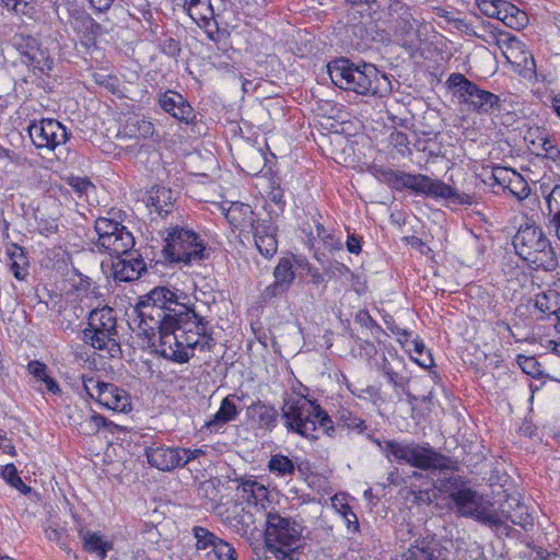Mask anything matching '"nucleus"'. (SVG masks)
<instances>
[{
    "mask_svg": "<svg viewBox=\"0 0 560 560\" xmlns=\"http://www.w3.org/2000/svg\"><path fill=\"white\" fill-rule=\"evenodd\" d=\"M354 322L363 328L370 330L375 329L377 332L383 331L382 327L376 323V320L370 315V313L366 310L358 311L354 316Z\"/></svg>",
    "mask_w": 560,
    "mask_h": 560,
    "instance_id": "obj_53",
    "label": "nucleus"
},
{
    "mask_svg": "<svg viewBox=\"0 0 560 560\" xmlns=\"http://www.w3.org/2000/svg\"><path fill=\"white\" fill-rule=\"evenodd\" d=\"M396 36L399 45L413 57L420 48V26L406 9L397 22Z\"/></svg>",
    "mask_w": 560,
    "mask_h": 560,
    "instance_id": "obj_21",
    "label": "nucleus"
},
{
    "mask_svg": "<svg viewBox=\"0 0 560 560\" xmlns=\"http://www.w3.org/2000/svg\"><path fill=\"white\" fill-rule=\"evenodd\" d=\"M144 454L148 463L161 471H171L178 467H185L188 463L205 455L201 448H185L166 446L161 443L153 442L145 446Z\"/></svg>",
    "mask_w": 560,
    "mask_h": 560,
    "instance_id": "obj_12",
    "label": "nucleus"
},
{
    "mask_svg": "<svg viewBox=\"0 0 560 560\" xmlns=\"http://www.w3.org/2000/svg\"><path fill=\"white\" fill-rule=\"evenodd\" d=\"M255 213L252 207L243 202H233L225 212V218L229 223L237 230H245L246 228H253L256 224L254 218Z\"/></svg>",
    "mask_w": 560,
    "mask_h": 560,
    "instance_id": "obj_28",
    "label": "nucleus"
},
{
    "mask_svg": "<svg viewBox=\"0 0 560 560\" xmlns=\"http://www.w3.org/2000/svg\"><path fill=\"white\" fill-rule=\"evenodd\" d=\"M448 457L422 446V502L431 503L439 495L453 500L457 512L482 524H499L493 504L477 491L468 488L452 471Z\"/></svg>",
    "mask_w": 560,
    "mask_h": 560,
    "instance_id": "obj_3",
    "label": "nucleus"
},
{
    "mask_svg": "<svg viewBox=\"0 0 560 560\" xmlns=\"http://www.w3.org/2000/svg\"><path fill=\"white\" fill-rule=\"evenodd\" d=\"M331 272L334 277L350 279L353 277L351 269L342 262L336 261L331 265Z\"/></svg>",
    "mask_w": 560,
    "mask_h": 560,
    "instance_id": "obj_61",
    "label": "nucleus"
},
{
    "mask_svg": "<svg viewBox=\"0 0 560 560\" xmlns=\"http://www.w3.org/2000/svg\"><path fill=\"white\" fill-rule=\"evenodd\" d=\"M173 191L166 187H156L150 191L148 207H151L161 218L167 217L173 211Z\"/></svg>",
    "mask_w": 560,
    "mask_h": 560,
    "instance_id": "obj_32",
    "label": "nucleus"
},
{
    "mask_svg": "<svg viewBox=\"0 0 560 560\" xmlns=\"http://www.w3.org/2000/svg\"><path fill=\"white\" fill-rule=\"evenodd\" d=\"M499 1L500 0H476V3L485 15L497 19V16H500V11H498Z\"/></svg>",
    "mask_w": 560,
    "mask_h": 560,
    "instance_id": "obj_55",
    "label": "nucleus"
},
{
    "mask_svg": "<svg viewBox=\"0 0 560 560\" xmlns=\"http://www.w3.org/2000/svg\"><path fill=\"white\" fill-rule=\"evenodd\" d=\"M368 439L378 446L381 452L389 459L398 464H407L413 468H420V446L413 443H402L395 440L381 441L373 435Z\"/></svg>",
    "mask_w": 560,
    "mask_h": 560,
    "instance_id": "obj_15",
    "label": "nucleus"
},
{
    "mask_svg": "<svg viewBox=\"0 0 560 560\" xmlns=\"http://www.w3.org/2000/svg\"><path fill=\"white\" fill-rule=\"evenodd\" d=\"M491 179L493 184L501 186L504 190L508 189L517 200H525L530 194V187L524 177L506 167H494L492 171Z\"/></svg>",
    "mask_w": 560,
    "mask_h": 560,
    "instance_id": "obj_17",
    "label": "nucleus"
},
{
    "mask_svg": "<svg viewBox=\"0 0 560 560\" xmlns=\"http://www.w3.org/2000/svg\"><path fill=\"white\" fill-rule=\"evenodd\" d=\"M302 525L295 520L269 512L264 533L266 548L284 560L302 546Z\"/></svg>",
    "mask_w": 560,
    "mask_h": 560,
    "instance_id": "obj_8",
    "label": "nucleus"
},
{
    "mask_svg": "<svg viewBox=\"0 0 560 560\" xmlns=\"http://www.w3.org/2000/svg\"><path fill=\"white\" fill-rule=\"evenodd\" d=\"M10 45L18 52L20 61L38 75L48 77L54 69V58L50 49L40 38L24 32L14 33Z\"/></svg>",
    "mask_w": 560,
    "mask_h": 560,
    "instance_id": "obj_9",
    "label": "nucleus"
},
{
    "mask_svg": "<svg viewBox=\"0 0 560 560\" xmlns=\"http://www.w3.org/2000/svg\"><path fill=\"white\" fill-rule=\"evenodd\" d=\"M233 397V395H229L222 399L219 410L206 422L207 428L219 430L237 418L238 409L232 399Z\"/></svg>",
    "mask_w": 560,
    "mask_h": 560,
    "instance_id": "obj_34",
    "label": "nucleus"
},
{
    "mask_svg": "<svg viewBox=\"0 0 560 560\" xmlns=\"http://www.w3.org/2000/svg\"><path fill=\"white\" fill-rule=\"evenodd\" d=\"M82 386L85 394L96 400L97 395L101 393V388L103 389V385H106V382H102L98 377L94 375L83 374L81 376Z\"/></svg>",
    "mask_w": 560,
    "mask_h": 560,
    "instance_id": "obj_49",
    "label": "nucleus"
},
{
    "mask_svg": "<svg viewBox=\"0 0 560 560\" xmlns=\"http://www.w3.org/2000/svg\"><path fill=\"white\" fill-rule=\"evenodd\" d=\"M212 552L217 560H236V550L231 544L221 538L218 540Z\"/></svg>",
    "mask_w": 560,
    "mask_h": 560,
    "instance_id": "obj_51",
    "label": "nucleus"
},
{
    "mask_svg": "<svg viewBox=\"0 0 560 560\" xmlns=\"http://www.w3.org/2000/svg\"><path fill=\"white\" fill-rule=\"evenodd\" d=\"M375 176L395 189L410 188L417 194L420 192V176L400 171L375 168Z\"/></svg>",
    "mask_w": 560,
    "mask_h": 560,
    "instance_id": "obj_27",
    "label": "nucleus"
},
{
    "mask_svg": "<svg viewBox=\"0 0 560 560\" xmlns=\"http://www.w3.org/2000/svg\"><path fill=\"white\" fill-rule=\"evenodd\" d=\"M128 127L130 128L132 136L136 138L149 139L155 133L153 122L144 118L132 119V122H130Z\"/></svg>",
    "mask_w": 560,
    "mask_h": 560,
    "instance_id": "obj_46",
    "label": "nucleus"
},
{
    "mask_svg": "<svg viewBox=\"0 0 560 560\" xmlns=\"http://www.w3.org/2000/svg\"><path fill=\"white\" fill-rule=\"evenodd\" d=\"M275 281L269 284L262 293L265 300H269L285 293L295 279L292 259L289 257L280 258L273 270Z\"/></svg>",
    "mask_w": 560,
    "mask_h": 560,
    "instance_id": "obj_22",
    "label": "nucleus"
},
{
    "mask_svg": "<svg viewBox=\"0 0 560 560\" xmlns=\"http://www.w3.org/2000/svg\"><path fill=\"white\" fill-rule=\"evenodd\" d=\"M26 370L36 382L45 385L46 392L57 396L61 394L62 390L58 382L48 374V368L44 362L31 360L27 363Z\"/></svg>",
    "mask_w": 560,
    "mask_h": 560,
    "instance_id": "obj_35",
    "label": "nucleus"
},
{
    "mask_svg": "<svg viewBox=\"0 0 560 560\" xmlns=\"http://www.w3.org/2000/svg\"><path fill=\"white\" fill-rule=\"evenodd\" d=\"M162 110L185 125L195 124L196 113L190 103L178 92L166 90L158 94Z\"/></svg>",
    "mask_w": 560,
    "mask_h": 560,
    "instance_id": "obj_16",
    "label": "nucleus"
},
{
    "mask_svg": "<svg viewBox=\"0 0 560 560\" xmlns=\"http://www.w3.org/2000/svg\"><path fill=\"white\" fill-rule=\"evenodd\" d=\"M252 230L259 253L266 258H271L278 250L277 226L271 221L257 220Z\"/></svg>",
    "mask_w": 560,
    "mask_h": 560,
    "instance_id": "obj_23",
    "label": "nucleus"
},
{
    "mask_svg": "<svg viewBox=\"0 0 560 560\" xmlns=\"http://www.w3.org/2000/svg\"><path fill=\"white\" fill-rule=\"evenodd\" d=\"M422 370L425 372L424 375H422V381L425 378L428 383H432L433 386L425 396V399L432 400L436 390H442V384H441V376L436 370V365L434 364L432 353L430 350L427 351V359L422 360L421 363Z\"/></svg>",
    "mask_w": 560,
    "mask_h": 560,
    "instance_id": "obj_39",
    "label": "nucleus"
},
{
    "mask_svg": "<svg viewBox=\"0 0 560 560\" xmlns=\"http://www.w3.org/2000/svg\"><path fill=\"white\" fill-rule=\"evenodd\" d=\"M448 457L422 446V502L431 503L439 495L453 500L457 512L482 524H499L493 504L477 491L468 488L452 471Z\"/></svg>",
    "mask_w": 560,
    "mask_h": 560,
    "instance_id": "obj_2",
    "label": "nucleus"
},
{
    "mask_svg": "<svg viewBox=\"0 0 560 560\" xmlns=\"http://www.w3.org/2000/svg\"><path fill=\"white\" fill-rule=\"evenodd\" d=\"M237 491L241 493L242 500L246 501L249 505L265 509L269 491L262 483L252 479L243 480L238 485Z\"/></svg>",
    "mask_w": 560,
    "mask_h": 560,
    "instance_id": "obj_30",
    "label": "nucleus"
},
{
    "mask_svg": "<svg viewBox=\"0 0 560 560\" xmlns=\"http://www.w3.org/2000/svg\"><path fill=\"white\" fill-rule=\"evenodd\" d=\"M281 411L284 425L290 432L310 440L318 439L315 434L317 428L330 438L336 434L334 420L316 401L305 397H289L284 399Z\"/></svg>",
    "mask_w": 560,
    "mask_h": 560,
    "instance_id": "obj_5",
    "label": "nucleus"
},
{
    "mask_svg": "<svg viewBox=\"0 0 560 560\" xmlns=\"http://www.w3.org/2000/svg\"><path fill=\"white\" fill-rule=\"evenodd\" d=\"M247 413L258 424V428L271 432L278 424V410L275 406L261 400L253 402L247 408Z\"/></svg>",
    "mask_w": 560,
    "mask_h": 560,
    "instance_id": "obj_26",
    "label": "nucleus"
},
{
    "mask_svg": "<svg viewBox=\"0 0 560 560\" xmlns=\"http://www.w3.org/2000/svg\"><path fill=\"white\" fill-rule=\"evenodd\" d=\"M547 215L549 218L560 215V185H557L546 197Z\"/></svg>",
    "mask_w": 560,
    "mask_h": 560,
    "instance_id": "obj_52",
    "label": "nucleus"
},
{
    "mask_svg": "<svg viewBox=\"0 0 560 560\" xmlns=\"http://www.w3.org/2000/svg\"><path fill=\"white\" fill-rule=\"evenodd\" d=\"M398 342L402 346L405 351L409 354L410 359L420 365V340L417 338L412 340L402 341L401 337H397Z\"/></svg>",
    "mask_w": 560,
    "mask_h": 560,
    "instance_id": "obj_54",
    "label": "nucleus"
},
{
    "mask_svg": "<svg viewBox=\"0 0 560 560\" xmlns=\"http://www.w3.org/2000/svg\"><path fill=\"white\" fill-rule=\"evenodd\" d=\"M446 85L450 90L453 91L454 95H456L458 98H463L466 103L470 101L472 93L477 88L476 83L468 80L464 74L458 72L452 73L448 77Z\"/></svg>",
    "mask_w": 560,
    "mask_h": 560,
    "instance_id": "obj_36",
    "label": "nucleus"
},
{
    "mask_svg": "<svg viewBox=\"0 0 560 560\" xmlns=\"http://www.w3.org/2000/svg\"><path fill=\"white\" fill-rule=\"evenodd\" d=\"M96 401L113 411L126 412L131 409L129 394L114 383L103 385V389L101 388Z\"/></svg>",
    "mask_w": 560,
    "mask_h": 560,
    "instance_id": "obj_24",
    "label": "nucleus"
},
{
    "mask_svg": "<svg viewBox=\"0 0 560 560\" xmlns=\"http://www.w3.org/2000/svg\"><path fill=\"white\" fill-rule=\"evenodd\" d=\"M27 132L35 148L47 152L55 151L71 137V131L54 118L34 119L30 121Z\"/></svg>",
    "mask_w": 560,
    "mask_h": 560,
    "instance_id": "obj_13",
    "label": "nucleus"
},
{
    "mask_svg": "<svg viewBox=\"0 0 560 560\" xmlns=\"http://www.w3.org/2000/svg\"><path fill=\"white\" fill-rule=\"evenodd\" d=\"M45 534L49 540L58 544L66 535V530L63 528L48 527L45 529Z\"/></svg>",
    "mask_w": 560,
    "mask_h": 560,
    "instance_id": "obj_64",
    "label": "nucleus"
},
{
    "mask_svg": "<svg viewBox=\"0 0 560 560\" xmlns=\"http://www.w3.org/2000/svg\"><path fill=\"white\" fill-rule=\"evenodd\" d=\"M208 256L207 243L196 231L179 225L168 229L162 249L165 262L190 265Z\"/></svg>",
    "mask_w": 560,
    "mask_h": 560,
    "instance_id": "obj_7",
    "label": "nucleus"
},
{
    "mask_svg": "<svg viewBox=\"0 0 560 560\" xmlns=\"http://www.w3.org/2000/svg\"><path fill=\"white\" fill-rule=\"evenodd\" d=\"M69 184L80 197L88 195L90 189H94V185L86 177H72Z\"/></svg>",
    "mask_w": 560,
    "mask_h": 560,
    "instance_id": "obj_57",
    "label": "nucleus"
},
{
    "mask_svg": "<svg viewBox=\"0 0 560 560\" xmlns=\"http://www.w3.org/2000/svg\"><path fill=\"white\" fill-rule=\"evenodd\" d=\"M468 104L472 110L479 114H488L494 109H500L501 100L498 95L477 85Z\"/></svg>",
    "mask_w": 560,
    "mask_h": 560,
    "instance_id": "obj_33",
    "label": "nucleus"
},
{
    "mask_svg": "<svg viewBox=\"0 0 560 560\" xmlns=\"http://www.w3.org/2000/svg\"><path fill=\"white\" fill-rule=\"evenodd\" d=\"M510 10V18H508L506 26L520 30L524 26H526L528 22L527 14L518 9L516 5H505Z\"/></svg>",
    "mask_w": 560,
    "mask_h": 560,
    "instance_id": "obj_50",
    "label": "nucleus"
},
{
    "mask_svg": "<svg viewBox=\"0 0 560 560\" xmlns=\"http://www.w3.org/2000/svg\"><path fill=\"white\" fill-rule=\"evenodd\" d=\"M268 469L279 477H287L294 474L295 464L285 455L275 454L269 459Z\"/></svg>",
    "mask_w": 560,
    "mask_h": 560,
    "instance_id": "obj_41",
    "label": "nucleus"
},
{
    "mask_svg": "<svg viewBox=\"0 0 560 560\" xmlns=\"http://www.w3.org/2000/svg\"><path fill=\"white\" fill-rule=\"evenodd\" d=\"M192 532H194V536L196 538V548L198 550L210 549L209 552H212L214 546L217 545V542L220 538L217 537L213 533H211L207 528L201 527V526H195Z\"/></svg>",
    "mask_w": 560,
    "mask_h": 560,
    "instance_id": "obj_44",
    "label": "nucleus"
},
{
    "mask_svg": "<svg viewBox=\"0 0 560 560\" xmlns=\"http://www.w3.org/2000/svg\"><path fill=\"white\" fill-rule=\"evenodd\" d=\"M433 57V60L423 65L429 82L432 86L440 83L441 78L445 72V58L443 54L441 51H434Z\"/></svg>",
    "mask_w": 560,
    "mask_h": 560,
    "instance_id": "obj_42",
    "label": "nucleus"
},
{
    "mask_svg": "<svg viewBox=\"0 0 560 560\" xmlns=\"http://www.w3.org/2000/svg\"><path fill=\"white\" fill-rule=\"evenodd\" d=\"M97 241L94 243L98 252L110 256L129 254L136 242L132 233L120 222L100 217L94 222Z\"/></svg>",
    "mask_w": 560,
    "mask_h": 560,
    "instance_id": "obj_11",
    "label": "nucleus"
},
{
    "mask_svg": "<svg viewBox=\"0 0 560 560\" xmlns=\"http://www.w3.org/2000/svg\"><path fill=\"white\" fill-rule=\"evenodd\" d=\"M422 194L434 198H443L454 205H472L474 196L457 192L453 187L430 175H422Z\"/></svg>",
    "mask_w": 560,
    "mask_h": 560,
    "instance_id": "obj_18",
    "label": "nucleus"
},
{
    "mask_svg": "<svg viewBox=\"0 0 560 560\" xmlns=\"http://www.w3.org/2000/svg\"><path fill=\"white\" fill-rule=\"evenodd\" d=\"M513 246L516 254L534 269L551 271L558 266L550 241L536 224L521 225L513 237Z\"/></svg>",
    "mask_w": 560,
    "mask_h": 560,
    "instance_id": "obj_6",
    "label": "nucleus"
},
{
    "mask_svg": "<svg viewBox=\"0 0 560 560\" xmlns=\"http://www.w3.org/2000/svg\"><path fill=\"white\" fill-rule=\"evenodd\" d=\"M77 291L84 293L86 296L96 295L97 287L92 282L88 276L79 273V281L74 284Z\"/></svg>",
    "mask_w": 560,
    "mask_h": 560,
    "instance_id": "obj_56",
    "label": "nucleus"
},
{
    "mask_svg": "<svg viewBox=\"0 0 560 560\" xmlns=\"http://www.w3.org/2000/svg\"><path fill=\"white\" fill-rule=\"evenodd\" d=\"M162 52L170 56V57H177L182 47L177 39L168 37L163 40L161 44Z\"/></svg>",
    "mask_w": 560,
    "mask_h": 560,
    "instance_id": "obj_58",
    "label": "nucleus"
},
{
    "mask_svg": "<svg viewBox=\"0 0 560 560\" xmlns=\"http://www.w3.org/2000/svg\"><path fill=\"white\" fill-rule=\"evenodd\" d=\"M327 71L336 86L357 94L384 96L392 90L387 75L372 63L357 65L338 58L328 62Z\"/></svg>",
    "mask_w": 560,
    "mask_h": 560,
    "instance_id": "obj_4",
    "label": "nucleus"
},
{
    "mask_svg": "<svg viewBox=\"0 0 560 560\" xmlns=\"http://www.w3.org/2000/svg\"><path fill=\"white\" fill-rule=\"evenodd\" d=\"M401 560H420L419 538H416L410 547L401 555Z\"/></svg>",
    "mask_w": 560,
    "mask_h": 560,
    "instance_id": "obj_62",
    "label": "nucleus"
},
{
    "mask_svg": "<svg viewBox=\"0 0 560 560\" xmlns=\"http://www.w3.org/2000/svg\"><path fill=\"white\" fill-rule=\"evenodd\" d=\"M70 424L73 425L82 435H95L100 430H105L109 433H115L119 430V425L106 419L96 411L85 408L84 420H79L77 415H69Z\"/></svg>",
    "mask_w": 560,
    "mask_h": 560,
    "instance_id": "obj_20",
    "label": "nucleus"
},
{
    "mask_svg": "<svg viewBox=\"0 0 560 560\" xmlns=\"http://www.w3.org/2000/svg\"><path fill=\"white\" fill-rule=\"evenodd\" d=\"M84 341L98 350L113 351L119 343L116 338L117 320L114 308L105 305L95 307L89 314L88 327L83 330Z\"/></svg>",
    "mask_w": 560,
    "mask_h": 560,
    "instance_id": "obj_10",
    "label": "nucleus"
},
{
    "mask_svg": "<svg viewBox=\"0 0 560 560\" xmlns=\"http://www.w3.org/2000/svg\"><path fill=\"white\" fill-rule=\"evenodd\" d=\"M220 490L218 488L217 480L208 479L202 481L198 488V497L206 499L211 503H215L219 500Z\"/></svg>",
    "mask_w": 560,
    "mask_h": 560,
    "instance_id": "obj_48",
    "label": "nucleus"
},
{
    "mask_svg": "<svg viewBox=\"0 0 560 560\" xmlns=\"http://www.w3.org/2000/svg\"><path fill=\"white\" fill-rule=\"evenodd\" d=\"M139 335L166 360L187 363L195 351H211L213 328L195 311L194 299L177 288L155 287L138 306Z\"/></svg>",
    "mask_w": 560,
    "mask_h": 560,
    "instance_id": "obj_1",
    "label": "nucleus"
},
{
    "mask_svg": "<svg viewBox=\"0 0 560 560\" xmlns=\"http://www.w3.org/2000/svg\"><path fill=\"white\" fill-rule=\"evenodd\" d=\"M517 363L521 366V369L529 374L533 375L536 372V360L533 357H525V355H518Z\"/></svg>",
    "mask_w": 560,
    "mask_h": 560,
    "instance_id": "obj_60",
    "label": "nucleus"
},
{
    "mask_svg": "<svg viewBox=\"0 0 560 560\" xmlns=\"http://www.w3.org/2000/svg\"><path fill=\"white\" fill-rule=\"evenodd\" d=\"M335 418L337 422L336 425L334 424L336 431L339 428H347L349 430L357 431L358 433H362L366 429L365 421L349 409H339L336 412Z\"/></svg>",
    "mask_w": 560,
    "mask_h": 560,
    "instance_id": "obj_40",
    "label": "nucleus"
},
{
    "mask_svg": "<svg viewBox=\"0 0 560 560\" xmlns=\"http://www.w3.org/2000/svg\"><path fill=\"white\" fill-rule=\"evenodd\" d=\"M495 514L500 518L499 524H490L491 527L503 526L508 521L514 525L526 528L530 524V517L527 513L526 506L521 504L516 499L508 500L504 504H501L499 510H495Z\"/></svg>",
    "mask_w": 560,
    "mask_h": 560,
    "instance_id": "obj_25",
    "label": "nucleus"
},
{
    "mask_svg": "<svg viewBox=\"0 0 560 560\" xmlns=\"http://www.w3.org/2000/svg\"><path fill=\"white\" fill-rule=\"evenodd\" d=\"M2 476L8 481V483L20 490V492L24 494L31 492V487L23 482V480L18 475L16 467L13 464H9L4 467Z\"/></svg>",
    "mask_w": 560,
    "mask_h": 560,
    "instance_id": "obj_47",
    "label": "nucleus"
},
{
    "mask_svg": "<svg viewBox=\"0 0 560 560\" xmlns=\"http://www.w3.org/2000/svg\"><path fill=\"white\" fill-rule=\"evenodd\" d=\"M418 137L416 132L406 133L399 130H393L388 137V143L397 151L398 154L407 156L411 154V143L413 148L417 147Z\"/></svg>",
    "mask_w": 560,
    "mask_h": 560,
    "instance_id": "obj_38",
    "label": "nucleus"
},
{
    "mask_svg": "<svg viewBox=\"0 0 560 560\" xmlns=\"http://www.w3.org/2000/svg\"><path fill=\"white\" fill-rule=\"evenodd\" d=\"M125 256L117 257V260L112 265L113 278L116 282L135 281L147 270V265L139 254L135 255L130 250Z\"/></svg>",
    "mask_w": 560,
    "mask_h": 560,
    "instance_id": "obj_19",
    "label": "nucleus"
},
{
    "mask_svg": "<svg viewBox=\"0 0 560 560\" xmlns=\"http://www.w3.org/2000/svg\"><path fill=\"white\" fill-rule=\"evenodd\" d=\"M10 270L18 280H24L28 275V259L23 247L13 244L8 250Z\"/></svg>",
    "mask_w": 560,
    "mask_h": 560,
    "instance_id": "obj_37",
    "label": "nucleus"
},
{
    "mask_svg": "<svg viewBox=\"0 0 560 560\" xmlns=\"http://www.w3.org/2000/svg\"><path fill=\"white\" fill-rule=\"evenodd\" d=\"M79 537L82 540V548L89 553L96 555L98 559L104 560L107 552L113 549L112 541L104 540L100 532L79 529Z\"/></svg>",
    "mask_w": 560,
    "mask_h": 560,
    "instance_id": "obj_29",
    "label": "nucleus"
},
{
    "mask_svg": "<svg viewBox=\"0 0 560 560\" xmlns=\"http://www.w3.org/2000/svg\"><path fill=\"white\" fill-rule=\"evenodd\" d=\"M268 199L273 202L282 212L285 208V200L283 189L280 186H272L268 192Z\"/></svg>",
    "mask_w": 560,
    "mask_h": 560,
    "instance_id": "obj_59",
    "label": "nucleus"
},
{
    "mask_svg": "<svg viewBox=\"0 0 560 560\" xmlns=\"http://www.w3.org/2000/svg\"><path fill=\"white\" fill-rule=\"evenodd\" d=\"M556 300L555 293H540L536 295L535 307L541 314V318L558 314L560 307Z\"/></svg>",
    "mask_w": 560,
    "mask_h": 560,
    "instance_id": "obj_43",
    "label": "nucleus"
},
{
    "mask_svg": "<svg viewBox=\"0 0 560 560\" xmlns=\"http://www.w3.org/2000/svg\"><path fill=\"white\" fill-rule=\"evenodd\" d=\"M524 140L533 154L545 161L546 164L552 163L560 170V145L553 136H550L545 129L536 127L527 130Z\"/></svg>",
    "mask_w": 560,
    "mask_h": 560,
    "instance_id": "obj_14",
    "label": "nucleus"
},
{
    "mask_svg": "<svg viewBox=\"0 0 560 560\" xmlns=\"http://www.w3.org/2000/svg\"><path fill=\"white\" fill-rule=\"evenodd\" d=\"M0 4L18 15L32 16L35 13L33 0H0Z\"/></svg>",
    "mask_w": 560,
    "mask_h": 560,
    "instance_id": "obj_45",
    "label": "nucleus"
},
{
    "mask_svg": "<svg viewBox=\"0 0 560 560\" xmlns=\"http://www.w3.org/2000/svg\"><path fill=\"white\" fill-rule=\"evenodd\" d=\"M189 16L199 27L207 31L210 39L214 40L213 33L219 32V27L214 20V10L210 0H202Z\"/></svg>",
    "mask_w": 560,
    "mask_h": 560,
    "instance_id": "obj_31",
    "label": "nucleus"
},
{
    "mask_svg": "<svg viewBox=\"0 0 560 560\" xmlns=\"http://www.w3.org/2000/svg\"><path fill=\"white\" fill-rule=\"evenodd\" d=\"M347 249L351 254H360L361 252V238L354 234L348 235L347 242H346Z\"/></svg>",
    "mask_w": 560,
    "mask_h": 560,
    "instance_id": "obj_63",
    "label": "nucleus"
}]
</instances>
